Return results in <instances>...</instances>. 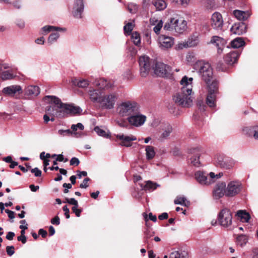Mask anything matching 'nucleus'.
Masks as SVG:
<instances>
[{
  "instance_id": "obj_15",
  "label": "nucleus",
  "mask_w": 258,
  "mask_h": 258,
  "mask_svg": "<svg viewBox=\"0 0 258 258\" xmlns=\"http://www.w3.org/2000/svg\"><path fill=\"white\" fill-rule=\"evenodd\" d=\"M171 68L169 66L161 62L156 63L154 73L159 77H165L170 74Z\"/></svg>"
},
{
  "instance_id": "obj_12",
  "label": "nucleus",
  "mask_w": 258,
  "mask_h": 258,
  "mask_svg": "<svg viewBox=\"0 0 258 258\" xmlns=\"http://www.w3.org/2000/svg\"><path fill=\"white\" fill-rule=\"evenodd\" d=\"M235 164V162L233 159H229L228 157L222 155L218 156L216 160V165L217 166L226 169H229L232 168Z\"/></svg>"
},
{
  "instance_id": "obj_46",
  "label": "nucleus",
  "mask_w": 258,
  "mask_h": 258,
  "mask_svg": "<svg viewBox=\"0 0 258 258\" xmlns=\"http://www.w3.org/2000/svg\"><path fill=\"white\" fill-rule=\"evenodd\" d=\"M138 6L137 5L133 3H130L127 5V10L130 13L132 14H135L138 11Z\"/></svg>"
},
{
  "instance_id": "obj_30",
  "label": "nucleus",
  "mask_w": 258,
  "mask_h": 258,
  "mask_svg": "<svg viewBox=\"0 0 258 258\" xmlns=\"http://www.w3.org/2000/svg\"><path fill=\"white\" fill-rule=\"evenodd\" d=\"M39 93V88L36 86H29L25 89V94L27 95L37 96Z\"/></svg>"
},
{
  "instance_id": "obj_6",
  "label": "nucleus",
  "mask_w": 258,
  "mask_h": 258,
  "mask_svg": "<svg viewBox=\"0 0 258 258\" xmlns=\"http://www.w3.org/2000/svg\"><path fill=\"white\" fill-rule=\"evenodd\" d=\"M71 128L72 131L70 129L59 130L57 131V134L61 137L72 136L76 138H80L84 136V134L82 132H77L78 129L81 131H83L84 129V126L82 123L72 124L71 126Z\"/></svg>"
},
{
  "instance_id": "obj_3",
  "label": "nucleus",
  "mask_w": 258,
  "mask_h": 258,
  "mask_svg": "<svg viewBox=\"0 0 258 258\" xmlns=\"http://www.w3.org/2000/svg\"><path fill=\"white\" fill-rule=\"evenodd\" d=\"M187 28L186 21L178 17L170 18L165 24L163 29L166 31L182 33Z\"/></svg>"
},
{
  "instance_id": "obj_31",
  "label": "nucleus",
  "mask_w": 258,
  "mask_h": 258,
  "mask_svg": "<svg viewBox=\"0 0 258 258\" xmlns=\"http://www.w3.org/2000/svg\"><path fill=\"white\" fill-rule=\"evenodd\" d=\"M207 84L209 88V93L214 94L216 95L218 92V83L217 81L213 80Z\"/></svg>"
},
{
  "instance_id": "obj_21",
  "label": "nucleus",
  "mask_w": 258,
  "mask_h": 258,
  "mask_svg": "<svg viewBox=\"0 0 258 258\" xmlns=\"http://www.w3.org/2000/svg\"><path fill=\"white\" fill-rule=\"evenodd\" d=\"M2 92L8 96H14L15 94L22 93V87L20 85H11L3 88Z\"/></svg>"
},
{
  "instance_id": "obj_16",
  "label": "nucleus",
  "mask_w": 258,
  "mask_h": 258,
  "mask_svg": "<svg viewBox=\"0 0 258 258\" xmlns=\"http://www.w3.org/2000/svg\"><path fill=\"white\" fill-rule=\"evenodd\" d=\"M226 196V183L224 182L217 183L213 190V196L215 199L218 200Z\"/></svg>"
},
{
  "instance_id": "obj_13",
  "label": "nucleus",
  "mask_w": 258,
  "mask_h": 258,
  "mask_svg": "<svg viewBox=\"0 0 258 258\" xmlns=\"http://www.w3.org/2000/svg\"><path fill=\"white\" fill-rule=\"evenodd\" d=\"M84 9L83 0H74L72 10V14L74 17L77 19L82 18Z\"/></svg>"
},
{
  "instance_id": "obj_60",
  "label": "nucleus",
  "mask_w": 258,
  "mask_h": 258,
  "mask_svg": "<svg viewBox=\"0 0 258 258\" xmlns=\"http://www.w3.org/2000/svg\"><path fill=\"white\" fill-rule=\"evenodd\" d=\"M198 44V40L195 39L193 41H188L187 43V46L188 47H194Z\"/></svg>"
},
{
  "instance_id": "obj_38",
  "label": "nucleus",
  "mask_w": 258,
  "mask_h": 258,
  "mask_svg": "<svg viewBox=\"0 0 258 258\" xmlns=\"http://www.w3.org/2000/svg\"><path fill=\"white\" fill-rule=\"evenodd\" d=\"M157 11H162L167 7V4L164 0H157L153 3Z\"/></svg>"
},
{
  "instance_id": "obj_43",
  "label": "nucleus",
  "mask_w": 258,
  "mask_h": 258,
  "mask_svg": "<svg viewBox=\"0 0 258 258\" xmlns=\"http://www.w3.org/2000/svg\"><path fill=\"white\" fill-rule=\"evenodd\" d=\"M132 39L135 45L136 46H139L141 44V38L140 34L136 32H133L132 34Z\"/></svg>"
},
{
  "instance_id": "obj_14",
  "label": "nucleus",
  "mask_w": 258,
  "mask_h": 258,
  "mask_svg": "<svg viewBox=\"0 0 258 258\" xmlns=\"http://www.w3.org/2000/svg\"><path fill=\"white\" fill-rule=\"evenodd\" d=\"M146 116L139 113L137 111L130 116L128 117V122L133 125L139 126L143 125L146 121Z\"/></svg>"
},
{
  "instance_id": "obj_50",
  "label": "nucleus",
  "mask_w": 258,
  "mask_h": 258,
  "mask_svg": "<svg viewBox=\"0 0 258 258\" xmlns=\"http://www.w3.org/2000/svg\"><path fill=\"white\" fill-rule=\"evenodd\" d=\"M190 0H171V2L184 7L186 6L189 3Z\"/></svg>"
},
{
  "instance_id": "obj_26",
  "label": "nucleus",
  "mask_w": 258,
  "mask_h": 258,
  "mask_svg": "<svg viewBox=\"0 0 258 258\" xmlns=\"http://www.w3.org/2000/svg\"><path fill=\"white\" fill-rule=\"evenodd\" d=\"M244 134L252 137L255 140H258V125L251 127H245L243 129Z\"/></svg>"
},
{
  "instance_id": "obj_51",
  "label": "nucleus",
  "mask_w": 258,
  "mask_h": 258,
  "mask_svg": "<svg viewBox=\"0 0 258 258\" xmlns=\"http://www.w3.org/2000/svg\"><path fill=\"white\" fill-rule=\"evenodd\" d=\"M49 169L50 170H59L60 174H63L64 175H67V171L62 168H59L57 166H51L49 167Z\"/></svg>"
},
{
  "instance_id": "obj_36",
  "label": "nucleus",
  "mask_w": 258,
  "mask_h": 258,
  "mask_svg": "<svg viewBox=\"0 0 258 258\" xmlns=\"http://www.w3.org/2000/svg\"><path fill=\"white\" fill-rule=\"evenodd\" d=\"M145 151L146 158L147 160H150L154 157L155 155V152L154 148L153 146H147L146 147Z\"/></svg>"
},
{
  "instance_id": "obj_2",
  "label": "nucleus",
  "mask_w": 258,
  "mask_h": 258,
  "mask_svg": "<svg viewBox=\"0 0 258 258\" xmlns=\"http://www.w3.org/2000/svg\"><path fill=\"white\" fill-rule=\"evenodd\" d=\"M192 78H188L184 76L180 81L182 86L179 91L173 97L175 103L184 107H189L192 104L191 96L192 90Z\"/></svg>"
},
{
  "instance_id": "obj_39",
  "label": "nucleus",
  "mask_w": 258,
  "mask_h": 258,
  "mask_svg": "<svg viewBox=\"0 0 258 258\" xmlns=\"http://www.w3.org/2000/svg\"><path fill=\"white\" fill-rule=\"evenodd\" d=\"M174 203L175 204L181 205L186 207L188 206L190 204V202L184 197H177L174 200Z\"/></svg>"
},
{
  "instance_id": "obj_22",
  "label": "nucleus",
  "mask_w": 258,
  "mask_h": 258,
  "mask_svg": "<svg viewBox=\"0 0 258 258\" xmlns=\"http://www.w3.org/2000/svg\"><path fill=\"white\" fill-rule=\"evenodd\" d=\"M240 52L237 50L230 52L224 57L225 61L227 64L232 65L237 61Z\"/></svg>"
},
{
  "instance_id": "obj_7",
  "label": "nucleus",
  "mask_w": 258,
  "mask_h": 258,
  "mask_svg": "<svg viewBox=\"0 0 258 258\" xmlns=\"http://www.w3.org/2000/svg\"><path fill=\"white\" fill-rule=\"evenodd\" d=\"M218 221L221 226L229 227L232 223V215L230 210L227 208L221 210L218 215Z\"/></svg>"
},
{
  "instance_id": "obj_40",
  "label": "nucleus",
  "mask_w": 258,
  "mask_h": 258,
  "mask_svg": "<svg viewBox=\"0 0 258 258\" xmlns=\"http://www.w3.org/2000/svg\"><path fill=\"white\" fill-rule=\"evenodd\" d=\"M236 215L240 218L241 220H244L246 222H248L250 218L249 214L243 210L238 211Z\"/></svg>"
},
{
  "instance_id": "obj_27",
  "label": "nucleus",
  "mask_w": 258,
  "mask_h": 258,
  "mask_svg": "<svg viewBox=\"0 0 258 258\" xmlns=\"http://www.w3.org/2000/svg\"><path fill=\"white\" fill-rule=\"evenodd\" d=\"M93 83L96 86L99 87L100 88L104 89H109L113 87V83L110 82H107L106 80L103 79L99 80H96Z\"/></svg>"
},
{
  "instance_id": "obj_34",
  "label": "nucleus",
  "mask_w": 258,
  "mask_h": 258,
  "mask_svg": "<svg viewBox=\"0 0 258 258\" xmlns=\"http://www.w3.org/2000/svg\"><path fill=\"white\" fill-rule=\"evenodd\" d=\"M16 75L14 74L12 71H5L1 73V79L3 81L12 80L15 78Z\"/></svg>"
},
{
  "instance_id": "obj_19",
  "label": "nucleus",
  "mask_w": 258,
  "mask_h": 258,
  "mask_svg": "<svg viewBox=\"0 0 258 258\" xmlns=\"http://www.w3.org/2000/svg\"><path fill=\"white\" fill-rule=\"evenodd\" d=\"M212 44H214L217 48V52L221 53L226 44V41L218 36H213L210 41Z\"/></svg>"
},
{
  "instance_id": "obj_8",
  "label": "nucleus",
  "mask_w": 258,
  "mask_h": 258,
  "mask_svg": "<svg viewBox=\"0 0 258 258\" xmlns=\"http://www.w3.org/2000/svg\"><path fill=\"white\" fill-rule=\"evenodd\" d=\"M210 26L215 31L223 32L224 31V22L222 14L219 12H214L211 16Z\"/></svg>"
},
{
  "instance_id": "obj_23",
  "label": "nucleus",
  "mask_w": 258,
  "mask_h": 258,
  "mask_svg": "<svg viewBox=\"0 0 258 258\" xmlns=\"http://www.w3.org/2000/svg\"><path fill=\"white\" fill-rule=\"evenodd\" d=\"M230 31L233 34L240 35L246 32V27L242 23L235 24L231 27Z\"/></svg>"
},
{
  "instance_id": "obj_63",
  "label": "nucleus",
  "mask_w": 258,
  "mask_h": 258,
  "mask_svg": "<svg viewBox=\"0 0 258 258\" xmlns=\"http://www.w3.org/2000/svg\"><path fill=\"white\" fill-rule=\"evenodd\" d=\"M51 223L52 224L59 225L60 224L59 218L57 216H55L51 220Z\"/></svg>"
},
{
  "instance_id": "obj_1",
  "label": "nucleus",
  "mask_w": 258,
  "mask_h": 258,
  "mask_svg": "<svg viewBox=\"0 0 258 258\" xmlns=\"http://www.w3.org/2000/svg\"><path fill=\"white\" fill-rule=\"evenodd\" d=\"M44 99L49 103H53L55 105L46 107V111L51 116L63 118L69 115L80 114L82 111V109L80 107L75 106L73 104L63 103L59 98L55 96H46Z\"/></svg>"
},
{
  "instance_id": "obj_17",
  "label": "nucleus",
  "mask_w": 258,
  "mask_h": 258,
  "mask_svg": "<svg viewBox=\"0 0 258 258\" xmlns=\"http://www.w3.org/2000/svg\"><path fill=\"white\" fill-rule=\"evenodd\" d=\"M115 136L120 141L119 145L126 147H131L133 144L132 142L137 140L136 137L133 135L126 136L122 134L116 135Z\"/></svg>"
},
{
  "instance_id": "obj_47",
  "label": "nucleus",
  "mask_w": 258,
  "mask_h": 258,
  "mask_svg": "<svg viewBox=\"0 0 258 258\" xmlns=\"http://www.w3.org/2000/svg\"><path fill=\"white\" fill-rule=\"evenodd\" d=\"M134 29V25L132 23H128L126 24L124 27L123 30L125 33L127 34L128 35L130 34Z\"/></svg>"
},
{
  "instance_id": "obj_5",
  "label": "nucleus",
  "mask_w": 258,
  "mask_h": 258,
  "mask_svg": "<svg viewBox=\"0 0 258 258\" xmlns=\"http://www.w3.org/2000/svg\"><path fill=\"white\" fill-rule=\"evenodd\" d=\"M117 109L120 116H128L129 117L137 111V104L134 102H124L118 106Z\"/></svg>"
},
{
  "instance_id": "obj_61",
  "label": "nucleus",
  "mask_w": 258,
  "mask_h": 258,
  "mask_svg": "<svg viewBox=\"0 0 258 258\" xmlns=\"http://www.w3.org/2000/svg\"><path fill=\"white\" fill-rule=\"evenodd\" d=\"M63 211L64 212V216L67 219L70 218V210L67 206H64L62 208Z\"/></svg>"
},
{
  "instance_id": "obj_42",
  "label": "nucleus",
  "mask_w": 258,
  "mask_h": 258,
  "mask_svg": "<svg viewBox=\"0 0 258 258\" xmlns=\"http://www.w3.org/2000/svg\"><path fill=\"white\" fill-rule=\"evenodd\" d=\"M94 131L100 136H102L106 138H109L110 137V134L109 132L106 133L104 130L101 128L99 126H95L94 127Z\"/></svg>"
},
{
  "instance_id": "obj_64",
  "label": "nucleus",
  "mask_w": 258,
  "mask_h": 258,
  "mask_svg": "<svg viewBox=\"0 0 258 258\" xmlns=\"http://www.w3.org/2000/svg\"><path fill=\"white\" fill-rule=\"evenodd\" d=\"M5 212L8 214V217L10 219H13L15 218V213L13 211H11L9 209H6Z\"/></svg>"
},
{
  "instance_id": "obj_11",
  "label": "nucleus",
  "mask_w": 258,
  "mask_h": 258,
  "mask_svg": "<svg viewBox=\"0 0 258 258\" xmlns=\"http://www.w3.org/2000/svg\"><path fill=\"white\" fill-rule=\"evenodd\" d=\"M242 189V184L239 181L229 182L226 186V196L232 197L238 194Z\"/></svg>"
},
{
  "instance_id": "obj_59",
  "label": "nucleus",
  "mask_w": 258,
  "mask_h": 258,
  "mask_svg": "<svg viewBox=\"0 0 258 258\" xmlns=\"http://www.w3.org/2000/svg\"><path fill=\"white\" fill-rule=\"evenodd\" d=\"M13 5L14 8L17 9H20L22 7L20 0H15L13 3Z\"/></svg>"
},
{
  "instance_id": "obj_29",
  "label": "nucleus",
  "mask_w": 258,
  "mask_h": 258,
  "mask_svg": "<svg viewBox=\"0 0 258 258\" xmlns=\"http://www.w3.org/2000/svg\"><path fill=\"white\" fill-rule=\"evenodd\" d=\"M233 14L240 21H244L250 16V13L248 11H242L237 10L233 11Z\"/></svg>"
},
{
  "instance_id": "obj_4",
  "label": "nucleus",
  "mask_w": 258,
  "mask_h": 258,
  "mask_svg": "<svg viewBox=\"0 0 258 258\" xmlns=\"http://www.w3.org/2000/svg\"><path fill=\"white\" fill-rule=\"evenodd\" d=\"M194 68L198 71L201 76L203 80L209 84L213 79V71L210 64L208 62H205L202 61L197 62Z\"/></svg>"
},
{
  "instance_id": "obj_41",
  "label": "nucleus",
  "mask_w": 258,
  "mask_h": 258,
  "mask_svg": "<svg viewBox=\"0 0 258 258\" xmlns=\"http://www.w3.org/2000/svg\"><path fill=\"white\" fill-rule=\"evenodd\" d=\"M248 241L247 237L244 234H240L236 238V242L238 245L242 247L245 245Z\"/></svg>"
},
{
  "instance_id": "obj_32",
  "label": "nucleus",
  "mask_w": 258,
  "mask_h": 258,
  "mask_svg": "<svg viewBox=\"0 0 258 258\" xmlns=\"http://www.w3.org/2000/svg\"><path fill=\"white\" fill-rule=\"evenodd\" d=\"M163 131L160 138L163 139H167L172 132V127L170 124H166L163 128Z\"/></svg>"
},
{
  "instance_id": "obj_62",
  "label": "nucleus",
  "mask_w": 258,
  "mask_h": 258,
  "mask_svg": "<svg viewBox=\"0 0 258 258\" xmlns=\"http://www.w3.org/2000/svg\"><path fill=\"white\" fill-rule=\"evenodd\" d=\"M199 109L201 111H204L205 110L206 105L204 104V103L203 101H199L197 104Z\"/></svg>"
},
{
  "instance_id": "obj_33",
  "label": "nucleus",
  "mask_w": 258,
  "mask_h": 258,
  "mask_svg": "<svg viewBox=\"0 0 258 258\" xmlns=\"http://www.w3.org/2000/svg\"><path fill=\"white\" fill-rule=\"evenodd\" d=\"M195 155L190 158V162L195 166H199L200 164L199 160L200 154L199 153V149H195L194 150Z\"/></svg>"
},
{
  "instance_id": "obj_58",
  "label": "nucleus",
  "mask_w": 258,
  "mask_h": 258,
  "mask_svg": "<svg viewBox=\"0 0 258 258\" xmlns=\"http://www.w3.org/2000/svg\"><path fill=\"white\" fill-rule=\"evenodd\" d=\"M80 163V161L78 158L76 157H73L70 160L71 165H78Z\"/></svg>"
},
{
  "instance_id": "obj_45",
  "label": "nucleus",
  "mask_w": 258,
  "mask_h": 258,
  "mask_svg": "<svg viewBox=\"0 0 258 258\" xmlns=\"http://www.w3.org/2000/svg\"><path fill=\"white\" fill-rule=\"evenodd\" d=\"M59 37V34L58 33H52L48 38V42L51 44L56 41Z\"/></svg>"
},
{
  "instance_id": "obj_20",
  "label": "nucleus",
  "mask_w": 258,
  "mask_h": 258,
  "mask_svg": "<svg viewBox=\"0 0 258 258\" xmlns=\"http://www.w3.org/2000/svg\"><path fill=\"white\" fill-rule=\"evenodd\" d=\"M158 41L160 46L164 48H170L174 44V38L165 35H160L159 37Z\"/></svg>"
},
{
  "instance_id": "obj_49",
  "label": "nucleus",
  "mask_w": 258,
  "mask_h": 258,
  "mask_svg": "<svg viewBox=\"0 0 258 258\" xmlns=\"http://www.w3.org/2000/svg\"><path fill=\"white\" fill-rule=\"evenodd\" d=\"M77 85L79 87L86 88L89 85V81L85 79L80 80L77 82Z\"/></svg>"
},
{
  "instance_id": "obj_37",
  "label": "nucleus",
  "mask_w": 258,
  "mask_h": 258,
  "mask_svg": "<svg viewBox=\"0 0 258 258\" xmlns=\"http://www.w3.org/2000/svg\"><path fill=\"white\" fill-rule=\"evenodd\" d=\"M216 97L215 94L208 93L206 98V103L209 107L213 108L215 106Z\"/></svg>"
},
{
  "instance_id": "obj_53",
  "label": "nucleus",
  "mask_w": 258,
  "mask_h": 258,
  "mask_svg": "<svg viewBox=\"0 0 258 258\" xmlns=\"http://www.w3.org/2000/svg\"><path fill=\"white\" fill-rule=\"evenodd\" d=\"M169 258H184V257L181 255L179 251H175L170 253Z\"/></svg>"
},
{
  "instance_id": "obj_18",
  "label": "nucleus",
  "mask_w": 258,
  "mask_h": 258,
  "mask_svg": "<svg viewBox=\"0 0 258 258\" xmlns=\"http://www.w3.org/2000/svg\"><path fill=\"white\" fill-rule=\"evenodd\" d=\"M195 178L197 181L201 185H209L212 184L211 180H208V174L204 171H198L195 174Z\"/></svg>"
},
{
  "instance_id": "obj_10",
  "label": "nucleus",
  "mask_w": 258,
  "mask_h": 258,
  "mask_svg": "<svg viewBox=\"0 0 258 258\" xmlns=\"http://www.w3.org/2000/svg\"><path fill=\"white\" fill-rule=\"evenodd\" d=\"M139 63L140 68V74L142 77H147L151 69V59L149 57L143 55L139 58Z\"/></svg>"
},
{
  "instance_id": "obj_57",
  "label": "nucleus",
  "mask_w": 258,
  "mask_h": 258,
  "mask_svg": "<svg viewBox=\"0 0 258 258\" xmlns=\"http://www.w3.org/2000/svg\"><path fill=\"white\" fill-rule=\"evenodd\" d=\"M90 180V178L87 177L85 178L83 182L80 185V187L82 188H86L88 187L89 184L88 183V181Z\"/></svg>"
},
{
  "instance_id": "obj_55",
  "label": "nucleus",
  "mask_w": 258,
  "mask_h": 258,
  "mask_svg": "<svg viewBox=\"0 0 258 258\" xmlns=\"http://www.w3.org/2000/svg\"><path fill=\"white\" fill-rule=\"evenodd\" d=\"M209 176H210V177L208 178V180H211L212 181V183H213L215 182L214 178H216V179H218V178H220L221 176V175H220V173H219V174L215 175L214 172H211L209 173Z\"/></svg>"
},
{
  "instance_id": "obj_56",
  "label": "nucleus",
  "mask_w": 258,
  "mask_h": 258,
  "mask_svg": "<svg viewBox=\"0 0 258 258\" xmlns=\"http://www.w3.org/2000/svg\"><path fill=\"white\" fill-rule=\"evenodd\" d=\"M31 172L34 173L36 177H40L41 176L42 172L37 167L32 169Z\"/></svg>"
},
{
  "instance_id": "obj_28",
  "label": "nucleus",
  "mask_w": 258,
  "mask_h": 258,
  "mask_svg": "<svg viewBox=\"0 0 258 258\" xmlns=\"http://www.w3.org/2000/svg\"><path fill=\"white\" fill-rule=\"evenodd\" d=\"M139 184L142 189L149 191H153L159 186V185L157 183L153 182L150 180L146 181V184L145 185H143L142 183H140Z\"/></svg>"
},
{
  "instance_id": "obj_44",
  "label": "nucleus",
  "mask_w": 258,
  "mask_h": 258,
  "mask_svg": "<svg viewBox=\"0 0 258 258\" xmlns=\"http://www.w3.org/2000/svg\"><path fill=\"white\" fill-rule=\"evenodd\" d=\"M154 232L150 228H147L144 231L145 242L147 243L148 239L153 236Z\"/></svg>"
},
{
  "instance_id": "obj_54",
  "label": "nucleus",
  "mask_w": 258,
  "mask_h": 258,
  "mask_svg": "<svg viewBox=\"0 0 258 258\" xmlns=\"http://www.w3.org/2000/svg\"><path fill=\"white\" fill-rule=\"evenodd\" d=\"M15 248L14 246H7L6 247V252L9 256H12L15 253Z\"/></svg>"
},
{
  "instance_id": "obj_25",
  "label": "nucleus",
  "mask_w": 258,
  "mask_h": 258,
  "mask_svg": "<svg viewBox=\"0 0 258 258\" xmlns=\"http://www.w3.org/2000/svg\"><path fill=\"white\" fill-rule=\"evenodd\" d=\"M51 31L66 32V29L59 27L46 25L41 29L40 33L42 35H45Z\"/></svg>"
},
{
  "instance_id": "obj_35",
  "label": "nucleus",
  "mask_w": 258,
  "mask_h": 258,
  "mask_svg": "<svg viewBox=\"0 0 258 258\" xmlns=\"http://www.w3.org/2000/svg\"><path fill=\"white\" fill-rule=\"evenodd\" d=\"M245 44V42L243 39L240 37H238L231 42V46L233 48H238L243 46Z\"/></svg>"
},
{
  "instance_id": "obj_24",
  "label": "nucleus",
  "mask_w": 258,
  "mask_h": 258,
  "mask_svg": "<svg viewBox=\"0 0 258 258\" xmlns=\"http://www.w3.org/2000/svg\"><path fill=\"white\" fill-rule=\"evenodd\" d=\"M88 94L90 99L93 102L100 103L101 99V94L99 90L94 89L89 90Z\"/></svg>"
},
{
  "instance_id": "obj_52",
  "label": "nucleus",
  "mask_w": 258,
  "mask_h": 258,
  "mask_svg": "<svg viewBox=\"0 0 258 258\" xmlns=\"http://www.w3.org/2000/svg\"><path fill=\"white\" fill-rule=\"evenodd\" d=\"M79 205L73 206L72 208V211L75 214L76 216L79 217L82 212L81 209H78Z\"/></svg>"
},
{
  "instance_id": "obj_9",
  "label": "nucleus",
  "mask_w": 258,
  "mask_h": 258,
  "mask_svg": "<svg viewBox=\"0 0 258 258\" xmlns=\"http://www.w3.org/2000/svg\"><path fill=\"white\" fill-rule=\"evenodd\" d=\"M117 99V94L116 93H109L102 96L99 103L102 107L111 109L114 108Z\"/></svg>"
},
{
  "instance_id": "obj_48",
  "label": "nucleus",
  "mask_w": 258,
  "mask_h": 258,
  "mask_svg": "<svg viewBox=\"0 0 258 258\" xmlns=\"http://www.w3.org/2000/svg\"><path fill=\"white\" fill-rule=\"evenodd\" d=\"M163 22L162 20H159L157 24L155 25L153 30L156 34H158L160 33V31L163 27Z\"/></svg>"
}]
</instances>
